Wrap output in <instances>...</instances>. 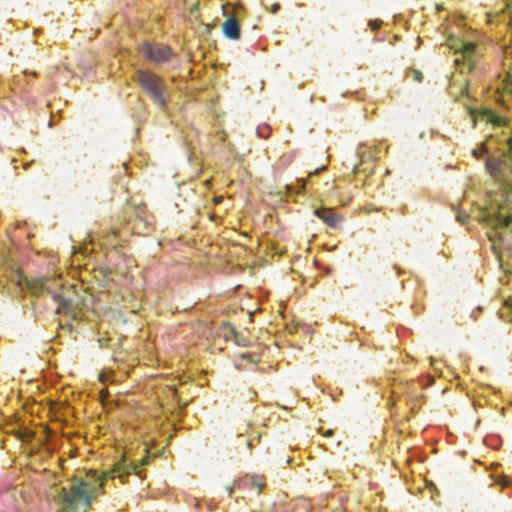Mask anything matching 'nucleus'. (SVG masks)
<instances>
[{
  "instance_id": "nucleus-1",
  "label": "nucleus",
  "mask_w": 512,
  "mask_h": 512,
  "mask_svg": "<svg viewBox=\"0 0 512 512\" xmlns=\"http://www.w3.org/2000/svg\"><path fill=\"white\" fill-rule=\"evenodd\" d=\"M132 472L138 473V465L135 462H127L123 457L115 463L114 468L105 472L102 476L93 472L87 482L76 480L68 490L61 489L59 494L64 506V512H87L92 500L98 495L103 483L108 478H123Z\"/></svg>"
},
{
  "instance_id": "nucleus-2",
  "label": "nucleus",
  "mask_w": 512,
  "mask_h": 512,
  "mask_svg": "<svg viewBox=\"0 0 512 512\" xmlns=\"http://www.w3.org/2000/svg\"><path fill=\"white\" fill-rule=\"evenodd\" d=\"M136 49L144 61L159 71L166 72L169 71L170 67L174 66L176 53L171 46L165 43L143 40L137 44Z\"/></svg>"
},
{
  "instance_id": "nucleus-3",
  "label": "nucleus",
  "mask_w": 512,
  "mask_h": 512,
  "mask_svg": "<svg viewBox=\"0 0 512 512\" xmlns=\"http://www.w3.org/2000/svg\"><path fill=\"white\" fill-rule=\"evenodd\" d=\"M59 285L57 280L50 278H41L27 282L29 290L33 294L47 291L52 294L53 299L58 303L57 313L72 314L74 313L73 291L70 288H62L59 292L52 290V286Z\"/></svg>"
},
{
  "instance_id": "nucleus-4",
  "label": "nucleus",
  "mask_w": 512,
  "mask_h": 512,
  "mask_svg": "<svg viewBox=\"0 0 512 512\" xmlns=\"http://www.w3.org/2000/svg\"><path fill=\"white\" fill-rule=\"evenodd\" d=\"M135 79L138 85L151 96H164L167 84L156 71L149 68H137Z\"/></svg>"
},
{
  "instance_id": "nucleus-5",
  "label": "nucleus",
  "mask_w": 512,
  "mask_h": 512,
  "mask_svg": "<svg viewBox=\"0 0 512 512\" xmlns=\"http://www.w3.org/2000/svg\"><path fill=\"white\" fill-rule=\"evenodd\" d=\"M467 109L469 116L472 118L473 127L476 126L477 118L485 120L487 123H491L494 127H501L506 125V120L504 118L496 115L492 110L488 108L475 109L468 106Z\"/></svg>"
},
{
  "instance_id": "nucleus-6",
  "label": "nucleus",
  "mask_w": 512,
  "mask_h": 512,
  "mask_svg": "<svg viewBox=\"0 0 512 512\" xmlns=\"http://www.w3.org/2000/svg\"><path fill=\"white\" fill-rule=\"evenodd\" d=\"M314 214L331 228H338L342 221L341 216L336 214L331 208L316 209Z\"/></svg>"
},
{
  "instance_id": "nucleus-7",
  "label": "nucleus",
  "mask_w": 512,
  "mask_h": 512,
  "mask_svg": "<svg viewBox=\"0 0 512 512\" xmlns=\"http://www.w3.org/2000/svg\"><path fill=\"white\" fill-rule=\"evenodd\" d=\"M222 31L226 38L239 40L241 38V27L239 21L234 17H228L223 25Z\"/></svg>"
},
{
  "instance_id": "nucleus-8",
  "label": "nucleus",
  "mask_w": 512,
  "mask_h": 512,
  "mask_svg": "<svg viewBox=\"0 0 512 512\" xmlns=\"http://www.w3.org/2000/svg\"><path fill=\"white\" fill-rule=\"evenodd\" d=\"M478 45L472 41H461L460 53L468 61H472V58L478 54Z\"/></svg>"
},
{
  "instance_id": "nucleus-9",
  "label": "nucleus",
  "mask_w": 512,
  "mask_h": 512,
  "mask_svg": "<svg viewBox=\"0 0 512 512\" xmlns=\"http://www.w3.org/2000/svg\"><path fill=\"white\" fill-rule=\"evenodd\" d=\"M507 151L504 152V162L512 169V137L506 139Z\"/></svg>"
},
{
  "instance_id": "nucleus-10",
  "label": "nucleus",
  "mask_w": 512,
  "mask_h": 512,
  "mask_svg": "<svg viewBox=\"0 0 512 512\" xmlns=\"http://www.w3.org/2000/svg\"><path fill=\"white\" fill-rule=\"evenodd\" d=\"M487 168L490 171V173L496 177L499 174L500 171V163L498 162H490L487 164Z\"/></svg>"
},
{
  "instance_id": "nucleus-11",
  "label": "nucleus",
  "mask_w": 512,
  "mask_h": 512,
  "mask_svg": "<svg viewBox=\"0 0 512 512\" xmlns=\"http://www.w3.org/2000/svg\"><path fill=\"white\" fill-rule=\"evenodd\" d=\"M407 76H411L414 81L421 82L423 74L419 70L411 69L407 72Z\"/></svg>"
},
{
  "instance_id": "nucleus-12",
  "label": "nucleus",
  "mask_w": 512,
  "mask_h": 512,
  "mask_svg": "<svg viewBox=\"0 0 512 512\" xmlns=\"http://www.w3.org/2000/svg\"><path fill=\"white\" fill-rule=\"evenodd\" d=\"M382 24H383V21L380 19H372V20L368 21V27L372 31H377L378 29H380Z\"/></svg>"
},
{
  "instance_id": "nucleus-13",
  "label": "nucleus",
  "mask_w": 512,
  "mask_h": 512,
  "mask_svg": "<svg viewBox=\"0 0 512 512\" xmlns=\"http://www.w3.org/2000/svg\"><path fill=\"white\" fill-rule=\"evenodd\" d=\"M269 127H258L257 128V134L259 137L267 138L269 136Z\"/></svg>"
},
{
  "instance_id": "nucleus-14",
  "label": "nucleus",
  "mask_w": 512,
  "mask_h": 512,
  "mask_svg": "<svg viewBox=\"0 0 512 512\" xmlns=\"http://www.w3.org/2000/svg\"><path fill=\"white\" fill-rule=\"evenodd\" d=\"M251 486L256 488L258 490V492H260L262 490V488L264 487V483L261 482V480H259V479L253 478L251 481Z\"/></svg>"
},
{
  "instance_id": "nucleus-15",
  "label": "nucleus",
  "mask_w": 512,
  "mask_h": 512,
  "mask_svg": "<svg viewBox=\"0 0 512 512\" xmlns=\"http://www.w3.org/2000/svg\"><path fill=\"white\" fill-rule=\"evenodd\" d=\"M305 187H306V182L301 179V180H297V188H296V193H302L304 190H305Z\"/></svg>"
},
{
  "instance_id": "nucleus-16",
  "label": "nucleus",
  "mask_w": 512,
  "mask_h": 512,
  "mask_svg": "<svg viewBox=\"0 0 512 512\" xmlns=\"http://www.w3.org/2000/svg\"><path fill=\"white\" fill-rule=\"evenodd\" d=\"M281 6L279 3H274L271 8V13L276 14L280 10Z\"/></svg>"
},
{
  "instance_id": "nucleus-17",
  "label": "nucleus",
  "mask_w": 512,
  "mask_h": 512,
  "mask_svg": "<svg viewBox=\"0 0 512 512\" xmlns=\"http://www.w3.org/2000/svg\"><path fill=\"white\" fill-rule=\"evenodd\" d=\"M154 99L160 107H163L166 104L165 98L159 97Z\"/></svg>"
},
{
  "instance_id": "nucleus-18",
  "label": "nucleus",
  "mask_w": 512,
  "mask_h": 512,
  "mask_svg": "<svg viewBox=\"0 0 512 512\" xmlns=\"http://www.w3.org/2000/svg\"><path fill=\"white\" fill-rule=\"evenodd\" d=\"M467 215H462L460 213L457 214V219L458 221H460L461 223H465L466 219H467Z\"/></svg>"
},
{
  "instance_id": "nucleus-19",
  "label": "nucleus",
  "mask_w": 512,
  "mask_h": 512,
  "mask_svg": "<svg viewBox=\"0 0 512 512\" xmlns=\"http://www.w3.org/2000/svg\"><path fill=\"white\" fill-rule=\"evenodd\" d=\"M325 168H326L325 166H322L321 168H316L313 172L309 173V177H311L312 175L318 174L320 171L325 170Z\"/></svg>"
},
{
  "instance_id": "nucleus-20",
  "label": "nucleus",
  "mask_w": 512,
  "mask_h": 512,
  "mask_svg": "<svg viewBox=\"0 0 512 512\" xmlns=\"http://www.w3.org/2000/svg\"><path fill=\"white\" fill-rule=\"evenodd\" d=\"M224 200V197L223 196H216L214 197L213 201L215 204H219L221 203L222 201Z\"/></svg>"
},
{
  "instance_id": "nucleus-21",
  "label": "nucleus",
  "mask_w": 512,
  "mask_h": 512,
  "mask_svg": "<svg viewBox=\"0 0 512 512\" xmlns=\"http://www.w3.org/2000/svg\"><path fill=\"white\" fill-rule=\"evenodd\" d=\"M499 484L503 487H506L509 485V481L507 479H502Z\"/></svg>"
},
{
  "instance_id": "nucleus-22",
  "label": "nucleus",
  "mask_w": 512,
  "mask_h": 512,
  "mask_svg": "<svg viewBox=\"0 0 512 512\" xmlns=\"http://www.w3.org/2000/svg\"><path fill=\"white\" fill-rule=\"evenodd\" d=\"M333 435V430L331 429H328L325 433H324V436L326 437H329V436H332Z\"/></svg>"
},
{
  "instance_id": "nucleus-23",
  "label": "nucleus",
  "mask_w": 512,
  "mask_h": 512,
  "mask_svg": "<svg viewBox=\"0 0 512 512\" xmlns=\"http://www.w3.org/2000/svg\"><path fill=\"white\" fill-rule=\"evenodd\" d=\"M99 379H100L101 382H104L105 379H106V376L104 374H100L99 375Z\"/></svg>"
},
{
  "instance_id": "nucleus-24",
  "label": "nucleus",
  "mask_w": 512,
  "mask_h": 512,
  "mask_svg": "<svg viewBox=\"0 0 512 512\" xmlns=\"http://www.w3.org/2000/svg\"><path fill=\"white\" fill-rule=\"evenodd\" d=\"M148 461H149V460H148V458H144V459L142 460V465H146V464L148 463Z\"/></svg>"
},
{
  "instance_id": "nucleus-25",
  "label": "nucleus",
  "mask_w": 512,
  "mask_h": 512,
  "mask_svg": "<svg viewBox=\"0 0 512 512\" xmlns=\"http://www.w3.org/2000/svg\"><path fill=\"white\" fill-rule=\"evenodd\" d=\"M111 235L115 237L116 236V231L115 230L111 231Z\"/></svg>"
},
{
  "instance_id": "nucleus-26",
  "label": "nucleus",
  "mask_w": 512,
  "mask_h": 512,
  "mask_svg": "<svg viewBox=\"0 0 512 512\" xmlns=\"http://www.w3.org/2000/svg\"><path fill=\"white\" fill-rule=\"evenodd\" d=\"M341 96L345 97V96H350V95L348 93H342Z\"/></svg>"
},
{
  "instance_id": "nucleus-27",
  "label": "nucleus",
  "mask_w": 512,
  "mask_h": 512,
  "mask_svg": "<svg viewBox=\"0 0 512 512\" xmlns=\"http://www.w3.org/2000/svg\"><path fill=\"white\" fill-rule=\"evenodd\" d=\"M31 75H33L34 77L37 75L36 72H32Z\"/></svg>"
}]
</instances>
